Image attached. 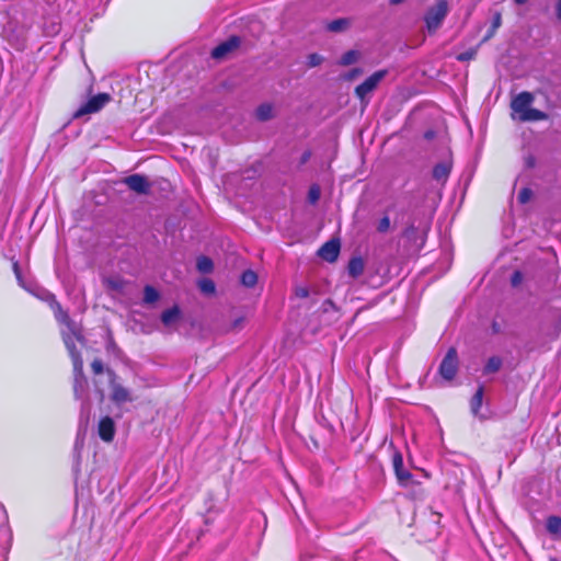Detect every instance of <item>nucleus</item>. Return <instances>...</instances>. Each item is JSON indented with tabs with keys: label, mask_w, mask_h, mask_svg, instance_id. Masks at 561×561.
Listing matches in <instances>:
<instances>
[{
	"label": "nucleus",
	"mask_w": 561,
	"mask_h": 561,
	"mask_svg": "<svg viewBox=\"0 0 561 561\" xmlns=\"http://www.w3.org/2000/svg\"><path fill=\"white\" fill-rule=\"evenodd\" d=\"M448 12L449 5L447 0H437L435 5L427 9L424 15V22L430 34L436 33V31L442 26Z\"/></svg>",
	"instance_id": "f257e3e1"
},
{
	"label": "nucleus",
	"mask_w": 561,
	"mask_h": 561,
	"mask_svg": "<svg viewBox=\"0 0 561 561\" xmlns=\"http://www.w3.org/2000/svg\"><path fill=\"white\" fill-rule=\"evenodd\" d=\"M392 468L398 481V484L402 488H408L410 485H420L421 483L416 481L413 474L405 470L403 467V456L400 450L396 449L392 454Z\"/></svg>",
	"instance_id": "f03ea898"
},
{
	"label": "nucleus",
	"mask_w": 561,
	"mask_h": 561,
	"mask_svg": "<svg viewBox=\"0 0 561 561\" xmlns=\"http://www.w3.org/2000/svg\"><path fill=\"white\" fill-rule=\"evenodd\" d=\"M459 367V358L456 347H449L439 367L438 374L447 381L455 379Z\"/></svg>",
	"instance_id": "7ed1b4c3"
},
{
	"label": "nucleus",
	"mask_w": 561,
	"mask_h": 561,
	"mask_svg": "<svg viewBox=\"0 0 561 561\" xmlns=\"http://www.w3.org/2000/svg\"><path fill=\"white\" fill-rule=\"evenodd\" d=\"M387 73L388 71L386 69H382L370 75L364 82H362L355 88L354 93L356 98L359 99L362 102L367 103L368 101H366V96L378 87V84L387 76Z\"/></svg>",
	"instance_id": "20e7f679"
},
{
	"label": "nucleus",
	"mask_w": 561,
	"mask_h": 561,
	"mask_svg": "<svg viewBox=\"0 0 561 561\" xmlns=\"http://www.w3.org/2000/svg\"><path fill=\"white\" fill-rule=\"evenodd\" d=\"M111 95L108 93H99L90 98L82 106H80L75 113V117H81L87 114H93L101 111L110 101Z\"/></svg>",
	"instance_id": "39448f33"
},
{
	"label": "nucleus",
	"mask_w": 561,
	"mask_h": 561,
	"mask_svg": "<svg viewBox=\"0 0 561 561\" xmlns=\"http://www.w3.org/2000/svg\"><path fill=\"white\" fill-rule=\"evenodd\" d=\"M51 309L54 311L55 318L58 322L65 324L69 332L77 339L81 340V333L77 328L75 321L70 318L68 311L64 310L61 305L53 297Z\"/></svg>",
	"instance_id": "423d86ee"
},
{
	"label": "nucleus",
	"mask_w": 561,
	"mask_h": 561,
	"mask_svg": "<svg viewBox=\"0 0 561 561\" xmlns=\"http://www.w3.org/2000/svg\"><path fill=\"white\" fill-rule=\"evenodd\" d=\"M241 45V38L237 35H231L226 41L218 44L213 50H211V57L214 59H224L234 50H237Z\"/></svg>",
	"instance_id": "0eeeda50"
},
{
	"label": "nucleus",
	"mask_w": 561,
	"mask_h": 561,
	"mask_svg": "<svg viewBox=\"0 0 561 561\" xmlns=\"http://www.w3.org/2000/svg\"><path fill=\"white\" fill-rule=\"evenodd\" d=\"M124 183L128 186L130 191L144 195L149 194L151 187V184L149 183L147 176L138 173L125 178Z\"/></svg>",
	"instance_id": "6e6552de"
},
{
	"label": "nucleus",
	"mask_w": 561,
	"mask_h": 561,
	"mask_svg": "<svg viewBox=\"0 0 561 561\" xmlns=\"http://www.w3.org/2000/svg\"><path fill=\"white\" fill-rule=\"evenodd\" d=\"M341 250V243L339 239H331L324 242L318 250V255L329 263H333L337 260Z\"/></svg>",
	"instance_id": "1a4fd4ad"
},
{
	"label": "nucleus",
	"mask_w": 561,
	"mask_h": 561,
	"mask_svg": "<svg viewBox=\"0 0 561 561\" xmlns=\"http://www.w3.org/2000/svg\"><path fill=\"white\" fill-rule=\"evenodd\" d=\"M533 102L534 95L528 91H523L512 100L511 108L519 116L530 107Z\"/></svg>",
	"instance_id": "9d476101"
},
{
	"label": "nucleus",
	"mask_w": 561,
	"mask_h": 561,
	"mask_svg": "<svg viewBox=\"0 0 561 561\" xmlns=\"http://www.w3.org/2000/svg\"><path fill=\"white\" fill-rule=\"evenodd\" d=\"M403 237L412 242L416 250H421L426 241V230L420 232L414 225H410L404 229Z\"/></svg>",
	"instance_id": "9b49d317"
},
{
	"label": "nucleus",
	"mask_w": 561,
	"mask_h": 561,
	"mask_svg": "<svg viewBox=\"0 0 561 561\" xmlns=\"http://www.w3.org/2000/svg\"><path fill=\"white\" fill-rule=\"evenodd\" d=\"M73 396L76 399H80L82 397L83 391L87 388L88 380L84 375L83 365L73 366Z\"/></svg>",
	"instance_id": "f8f14e48"
},
{
	"label": "nucleus",
	"mask_w": 561,
	"mask_h": 561,
	"mask_svg": "<svg viewBox=\"0 0 561 561\" xmlns=\"http://www.w3.org/2000/svg\"><path fill=\"white\" fill-rule=\"evenodd\" d=\"M99 436L103 442L111 443L115 436V423L112 417L104 416L98 426Z\"/></svg>",
	"instance_id": "ddd939ff"
},
{
	"label": "nucleus",
	"mask_w": 561,
	"mask_h": 561,
	"mask_svg": "<svg viewBox=\"0 0 561 561\" xmlns=\"http://www.w3.org/2000/svg\"><path fill=\"white\" fill-rule=\"evenodd\" d=\"M73 337L75 336L69 332V333L65 334L62 339H64V343L68 350L69 356L71 358L72 367L73 366L79 367L80 365H83V359H82L80 351L77 348V346L75 344Z\"/></svg>",
	"instance_id": "4468645a"
},
{
	"label": "nucleus",
	"mask_w": 561,
	"mask_h": 561,
	"mask_svg": "<svg viewBox=\"0 0 561 561\" xmlns=\"http://www.w3.org/2000/svg\"><path fill=\"white\" fill-rule=\"evenodd\" d=\"M114 380L115 379L111 380V386H112L111 399H112V401L116 404H123L125 402L131 401L133 399L130 397L129 390L119 383H115Z\"/></svg>",
	"instance_id": "2eb2a0df"
},
{
	"label": "nucleus",
	"mask_w": 561,
	"mask_h": 561,
	"mask_svg": "<svg viewBox=\"0 0 561 561\" xmlns=\"http://www.w3.org/2000/svg\"><path fill=\"white\" fill-rule=\"evenodd\" d=\"M451 168V162L448 161L435 164L432 171L433 179L436 180L437 182L445 183L450 175Z\"/></svg>",
	"instance_id": "dca6fc26"
},
{
	"label": "nucleus",
	"mask_w": 561,
	"mask_h": 561,
	"mask_svg": "<svg viewBox=\"0 0 561 561\" xmlns=\"http://www.w3.org/2000/svg\"><path fill=\"white\" fill-rule=\"evenodd\" d=\"M365 270V261L362 256H352L347 263V273L353 278H358Z\"/></svg>",
	"instance_id": "f3484780"
},
{
	"label": "nucleus",
	"mask_w": 561,
	"mask_h": 561,
	"mask_svg": "<svg viewBox=\"0 0 561 561\" xmlns=\"http://www.w3.org/2000/svg\"><path fill=\"white\" fill-rule=\"evenodd\" d=\"M548 118V114L537 110L529 107L525 111L522 115L518 116V119L520 122H539V121H546Z\"/></svg>",
	"instance_id": "a211bd4d"
},
{
	"label": "nucleus",
	"mask_w": 561,
	"mask_h": 561,
	"mask_svg": "<svg viewBox=\"0 0 561 561\" xmlns=\"http://www.w3.org/2000/svg\"><path fill=\"white\" fill-rule=\"evenodd\" d=\"M103 285L107 290L122 293L125 288L126 282L119 277H107L103 280Z\"/></svg>",
	"instance_id": "6ab92c4d"
},
{
	"label": "nucleus",
	"mask_w": 561,
	"mask_h": 561,
	"mask_svg": "<svg viewBox=\"0 0 561 561\" xmlns=\"http://www.w3.org/2000/svg\"><path fill=\"white\" fill-rule=\"evenodd\" d=\"M91 370L95 376L106 373L111 380L116 378L115 371L111 368H106L101 358H94L92 360Z\"/></svg>",
	"instance_id": "aec40b11"
},
{
	"label": "nucleus",
	"mask_w": 561,
	"mask_h": 561,
	"mask_svg": "<svg viewBox=\"0 0 561 561\" xmlns=\"http://www.w3.org/2000/svg\"><path fill=\"white\" fill-rule=\"evenodd\" d=\"M501 24H502V14H501V12L497 11L493 14L491 26L488 30L486 34L483 36L480 44H483V43L490 41L495 35V33L499 30V27L501 26Z\"/></svg>",
	"instance_id": "412c9836"
},
{
	"label": "nucleus",
	"mask_w": 561,
	"mask_h": 561,
	"mask_svg": "<svg viewBox=\"0 0 561 561\" xmlns=\"http://www.w3.org/2000/svg\"><path fill=\"white\" fill-rule=\"evenodd\" d=\"M484 387L480 385L470 400L471 412L477 415L482 407Z\"/></svg>",
	"instance_id": "4be33fe9"
},
{
	"label": "nucleus",
	"mask_w": 561,
	"mask_h": 561,
	"mask_svg": "<svg viewBox=\"0 0 561 561\" xmlns=\"http://www.w3.org/2000/svg\"><path fill=\"white\" fill-rule=\"evenodd\" d=\"M180 308L178 306H173L162 312L161 321L164 325L169 327L180 318Z\"/></svg>",
	"instance_id": "5701e85b"
},
{
	"label": "nucleus",
	"mask_w": 561,
	"mask_h": 561,
	"mask_svg": "<svg viewBox=\"0 0 561 561\" xmlns=\"http://www.w3.org/2000/svg\"><path fill=\"white\" fill-rule=\"evenodd\" d=\"M351 22L346 18H340L336 20H333L327 24V30L330 32H343L350 26Z\"/></svg>",
	"instance_id": "b1692460"
},
{
	"label": "nucleus",
	"mask_w": 561,
	"mask_h": 561,
	"mask_svg": "<svg viewBox=\"0 0 561 561\" xmlns=\"http://www.w3.org/2000/svg\"><path fill=\"white\" fill-rule=\"evenodd\" d=\"M196 267L201 273L208 274L214 270V262L210 257L201 255L197 257Z\"/></svg>",
	"instance_id": "393cba45"
},
{
	"label": "nucleus",
	"mask_w": 561,
	"mask_h": 561,
	"mask_svg": "<svg viewBox=\"0 0 561 561\" xmlns=\"http://www.w3.org/2000/svg\"><path fill=\"white\" fill-rule=\"evenodd\" d=\"M547 531L551 535H558L561 533V517L551 515L546 522Z\"/></svg>",
	"instance_id": "a878e982"
},
{
	"label": "nucleus",
	"mask_w": 561,
	"mask_h": 561,
	"mask_svg": "<svg viewBox=\"0 0 561 561\" xmlns=\"http://www.w3.org/2000/svg\"><path fill=\"white\" fill-rule=\"evenodd\" d=\"M501 367H502L501 357L492 356L488 359V362L483 368V374L484 375L494 374V373L499 371L501 369Z\"/></svg>",
	"instance_id": "bb28decb"
},
{
	"label": "nucleus",
	"mask_w": 561,
	"mask_h": 561,
	"mask_svg": "<svg viewBox=\"0 0 561 561\" xmlns=\"http://www.w3.org/2000/svg\"><path fill=\"white\" fill-rule=\"evenodd\" d=\"M240 282L243 286L252 288L257 283V275L252 270H247L241 274Z\"/></svg>",
	"instance_id": "cd10ccee"
},
{
	"label": "nucleus",
	"mask_w": 561,
	"mask_h": 561,
	"mask_svg": "<svg viewBox=\"0 0 561 561\" xmlns=\"http://www.w3.org/2000/svg\"><path fill=\"white\" fill-rule=\"evenodd\" d=\"M160 294L159 291L151 285H146L144 288V302L145 304H154L159 300Z\"/></svg>",
	"instance_id": "c85d7f7f"
},
{
	"label": "nucleus",
	"mask_w": 561,
	"mask_h": 561,
	"mask_svg": "<svg viewBox=\"0 0 561 561\" xmlns=\"http://www.w3.org/2000/svg\"><path fill=\"white\" fill-rule=\"evenodd\" d=\"M256 117L262 122L271 119L273 117V106L268 103L261 104L256 108Z\"/></svg>",
	"instance_id": "c756f323"
},
{
	"label": "nucleus",
	"mask_w": 561,
	"mask_h": 561,
	"mask_svg": "<svg viewBox=\"0 0 561 561\" xmlns=\"http://www.w3.org/2000/svg\"><path fill=\"white\" fill-rule=\"evenodd\" d=\"M358 56H359V54L357 50H354V49L347 50L346 53H344L342 55L339 64L341 66H350L358 59Z\"/></svg>",
	"instance_id": "7c9ffc66"
},
{
	"label": "nucleus",
	"mask_w": 561,
	"mask_h": 561,
	"mask_svg": "<svg viewBox=\"0 0 561 561\" xmlns=\"http://www.w3.org/2000/svg\"><path fill=\"white\" fill-rule=\"evenodd\" d=\"M198 288L206 295H213L216 291L215 283L210 278H203L199 280Z\"/></svg>",
	"instance_id": "2f4dec72"
},
{
	"label": "nucleus",
	"mask_w": 561,
	"mask_h": 561,
	"mask_svg": "<svg viewBox=\"0 0 561 561\" xmlns=\"http://www.w3.org/2000/svg\"><path fill=\"white\" fill-rule=\"evenodd\" d=\"M477 54H478V47H472V48L457 55L456 59L461 62L470 61L477 57Z\"/></svg>",
	"instance_id": "473e14b6"
},
{
	"label": "nucleus",
	"mask_w": 561,
	"mask_h": 561,
	"mask_svg": "<svg viewBox=\"0 0 561 561\" xmlns=\"http://www.w3.org/2000/svg\"><path fill=\"white\" fill-rule=\"evenodd\" d=\"M533 197V191L529 187H523L517 196V199L520 204L528 203Z\"/></svg>",
	"instance_id": "72a5a7b5"
},
{
	"label": "nucleus",
	"mask_w": 561,
	"mask_h": 561,
	"mask_svg": "<svg viewBox=\"0 0 561 561\" xmlns=\"http://www.w3.org/2000/svg\"><path fill=\"white\" fill-rule=\"evenodd\" d=\"M323 61V57L317 53L310 54L308 56L307 65L310 68L317 67L321 65Z\"/></svg>",
	"instance_id": "f704fd0d"
},
{
	"label": "nucleus",
	"mask_w": 561,
	"mask_h": 561,
	"mask_svg": "<svg viewBox=\"0 0 561 561\" xmlns=\"http://www.w3.org/2000/svg\"><path fill=\"white\" fill-rule=\"evenodd\" d=\"M308 198H309V202L314 204L319 201L320 198V187L318 185H312L310 188H309V192H308Z\"/></svg>",
	"instance_id": "c9c22d12"
},
{
	"label": "nucleus",
	"mask_w": 561,
	"mask_h": 561,
	"mask_svg": "<svg viewBox=\"0 0 561 561\" xmlns=\"http://www.w3.org/2000/svg\"><path fill=\"white\" fill-rule=\"evenodd\" d=\"M389 229H390V218H389V216L386 215L379 220L378 226H377V231L380 233H385Z\"/></svg>",
	"instance_id": "e433bc0d"
},
{
	"label": "nucleus",
	"mask_w": 561,
	"mask_h": 561,
	"mask_svg": "<svg viewBox=\"0 0 561 561\" xmlns=\"http://www.w3.org/2000/svg\"><path fill=\"white\" fill-rule=\"evenodd\" d=\"M12 270H13V273L18 279V282L21 284L23 282V276H22V271H21V267H20V263L18 260H12Z\"/></svg>",
	"instance_id": "4c0bfd02"
},
{
	"label": "nucleus",
	"mask_w": 561,
	"mask_h": 561,
	"mask_svg": "<svg viewBox=\"0 0 561 561\" xmlns=\"http://www.w3.org/2000/svg\"><path fill=\"white\" fill-rule=\"evenodd\" d=\"M295 295L298 298H307L309 296V289L305 286H297L295 288Z\"/></svg>",
	"instance_id": "58836bf2"
},
{
	"label": "nucleus",
	"mask_w": 561,
	"mask_h": 561,
	"mask_svg": "<svg viewBox=\"0 0 561 561\" xmlns=\"http://www.w3.org/2000/svg\"><path fill=\"white\" fill-rule=\"evenodd\" d=\"M524 162L526 168L533 169L536 165V158L533 154H528L527 157H525Z\"/></svg>",
	"instance_id": "ea45409f"
},
{
	"label": "nucleus",
	"mask_w": 561,
	"mask_h": 561,
	"mask_svg": "<svg viewBox=\"0 0 561 561\" xmlns=\"http://www.w3.org/2000/svg\"><path fill=\"white\" fill-rule=\"evenodd\" d=\"M523 275L519 271H515L512 275L511 282L513 286H517L522 282Z\"/></svg>",
	"instance_id": "a19ab883"
},
{
	"label": "nucleus",
	"mask_w": 561,
	"mask_h": 561,
	"mask_svg": "<svg viewBox=\"0 0 561 561\" xmlns=\"http://www.w3.org/2000/svg\"><path fill=\"white\" fill-rule=\"evenodd\" d=\"M311 154H312L311 150H310V149H307V150L301 154V157H300V161H299V164H300V165L306 164V163L309 161V159L311 158Z\"/></svg>",
	"instance_id": "79ce46f5"
},
{
	"label": "nucleus",
	"mask_w": 561,
	"mask_h": 561,
	"mask_svg": "<svg viewBox=\"0 0 561 561\" xmlns=\"http://www.w3.org/2000/svg\"><path fill=\"white\" fill-rule=\"evenodd\" d=\"M491 329L493 334H499L502 331L501 324L496 320L492 321Z\"/></svg>",
	"instance_id": "37998d69"
},
{
	"label": "nucleus",
	"mask_w": 561,
	"mask_h": 561,
	"mask_svg": "<svg viewBox=\"0 0 561 561\" xmlns=\"http://www.w3.org/2000/svg\"><path fill=\"white\" fill-rule=\"evenodd\" d=\"M360 73H362V69L360 68H354V69L351 70L348 77L352 79V78H355V77L359 76Z\"/></svg>",
	"instance_id": "c03bdc74"
},
{
	"label": "nucleus",
	"mask_w": 561,
	"mask_h": 561,
	"mask_svg": "<svg viewBox=\"0 0 561 561\" xmlns=\"http://www.w3.org/2000/svg\"><path fill=\"white\" fill-rule=\"evenodd\" d=\"M557 18L561 21V0H558L556 5Z\"/></svg>",
	"instance_id": "a18cd8bd"
},
{
	"label": "nucleus",
	"mask_w": 561,
	"mask_h": 561,
	"mask_svg": "<svg viewBox=\"0 0 561 561\" xmlns=\"http://www.w3.org/2000/svg\"><path fill=\"white\" fill-rule=\"evenodd\" d=\"M434 136H435V133H434L433 130H428V131H426V133L424 134V137H425L426 139H433V138H434Z\"/></svg>",
	"instance_id": "49530a36"
},
{
	"label": "nucleus",
	"mask_w": 561,
	"mask_h": 561,
	"mask_svg": "<svg viewBox=\"0 0 561 561\" xmlns=\"http://www.w3.org/2000/svg\"><path fill=\"white\" fill-rule=\"evenodd\" d=\"M242 321H243V318H239V319H237V320L234 321V323H233V327H234V328H237L238 325H240V324L242 323Z\"/></svg>",
	"instance_id": "de8ad7c7"
},
{
	"label": "nucleus",
	"mask_w": 561,
	"mask_h": 561,
	"mask_svg": "<svg viewBox=\"0 0 561 561\" xmlns=\"http://www.w3.org/2000/svg\"><path fill=\"white\" fill-rule=\"evenodd\" d=\"M403 1L404 0H390V4L396 5V4H399V3L403 2Z\"/></svg>",
	"instance_id": "09e8293b"
},
{
	"label": "nucleus",
	"mask_w": 561,
	"mask_h": 561,
	"mask_svg": "<svg viewBox=\"0 0 561 561\" xmlns=\"http://www.w3.org/2000/svg\"><path fill=\"white\" fill-rule=\"evenodd\" d=\"M527 1H528V0H514V2H515L516 4H524V3H526Z\"/></svg>",
	"instance_id": "8fccbe9b"
},
{
	"label": "nucleus",
	"mask_w": 561,
	"mask_h": 561,
	"mask_svg": "<svg viewBox=\"0 0 561 561\" xmlns=\"http://www.w3.org/2000/svg\"><path fill=\"white\" fill-rule=\"evenodd\" d=\"M100 396H101V398H103V396H104L103 390H100Z\"/></svg>",
	"instance_id": "3c124183"
}]
</instances>
